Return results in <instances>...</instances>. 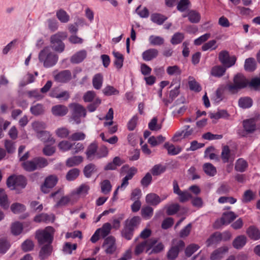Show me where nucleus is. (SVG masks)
Listing matches in <instances>:
<instances>
[{
    "label": "nucleus",
    "instance_id": "14",
    "mask_svg": "<svg viewBox=\"0 0 260 260\" xmlns=\"http://www.w3.org/2000/svg\"><path fill=\"white\" fill-rule=\"evenodd\" d=\"M53 77L55 81L59 83H67L72 79V73L69 70H64L60 72H53Z\"/></svg>",
    "mask_w": 260,
    "mask_h": 260
},
{
    "label": "nucleus",
    "instance_id": "58",
    "mask_svg": "<svg viewBox=\"0 0 260 260\" xmlns=\"http://www.w3.org/2000/svg\"><path fill=\"white\" fill-rule=\"evenodd\" d=\"M166 71L170 76H178L181 74V69L176 65L168 67Z\"/></svg>",
    "mask_w": 260,
    "mask_h": 260
},
{
    "label": "nucleus",
    "instance_id": "60",
    "mask_svg": "<svg viewBox=\"0 0 260 260\" xmlns=\"http://www.w3.org/2000/svg\"><path fill=\"white\" fill-rule=\"evenodd\" d=\"M149 128L152 131H158L161 128V124H158L156 117L153 118L148 123Z\"/></svg>",
    "mask_w": 260,
    "mask_h": 260
},
{
    "label": "nucleus",
    "instance_id": "3",
    "mask_svg": "<svg viewBox=\"0 0 260 260\" xmlns=\"http://www.w3.org/2000/svg\"><path fill=\"white\" fill-rule=\"evenodd\" d=\"M47 160L44 157H35L31 160H27L22 164L23 168L26 171L32 172L36 170L41 169L47 166Z\"/></svg>",
    "mask_w": 260,
    "mask_h": 260
},
{
    "label": "nucleus",
    "instance_id": "37",
    "mask_svg": "<svg viewBox=\"0 0 260 260\" xmlns=\"http://www.w3.org/2000/svg\"><path fill=\"white\" fill-rule=\"evenodd\" d=\"M79 174L80 170L77 168H73L67 172L66 178L68 181H72L77 179Z\"/></svg>",
    "mask_w": 260,
    "mask_h": 260
},
{
    "label": "nucleus",
    "instance_id": "33",
    "mask_svg": "<svg viewBox=\"0 0 260 260\" xmlns=\"http://www.w3.org/2000/svg\"><path fill=\"white\" fill-rule=\"evenodd\" d=\"M113 54L115 58L114 61V64L116 67L120 69L123 66V63L124 61V57L123 55L119 52L113 51Z\"/></svg>",
    "mask_w": 260,
    "mask_h": 260
},
{
    "label": "nucleus",
    "instance_id": "8",
    "mask_svg": "<svg viewBox=\"0 0 260 260\" xmlns=\"http://www.w3.org/2000/svg\"><path fill=\"white\" fill-rule=\"evenodd\" d=\"M58 179L57 176L55 175H50L47 176L44 183L41 186V191L44 193H47L53 188L57 184Z\"/></svg>",
    "mask_w": 260,
    "mask_h": 260
},
{
    "label": "nucleus",
    "instance_id": "30",
    "mask_svg": "<svg viewBox=\"0 0 260 260\" xmlns=\"http://www.w3.org/2000/svg\"><path fill=\"white\" fill-rule=\"evenodd\" d=\"M164 147L168 150L169 154L171 155H177L179 153L182 149L179 146H175L173 144H170L169 143H166Z\"/></svg>",
    "mask_w": 260,
    "mask_h": 260
},
{
    "label": "nucleus",
    "instance_id": "21",
    "mask_svg": "<svg viewBox=\"0 0 260 260\" xmlns=\"http://www.w3.org/2000/svg\"><path fill=\"white\" fill-rule=\"evenodd\" d=\"M146 202L152 206H156L161 202L160 197L154 193H150L146 195Z\"/></svg>",
    "mask_w": 260,
    "mask_h": 260
},
{
    "label": "nucleus",
    "instance_id": "64",
    "mask_svg": "<svg viewBox=\"0 0 260 260\" xmlns=\"http://www.w3.org/2000/svg\"><path fill=\"white\" fill-rule=\"evenodd\" d=\"M153 210L149 206L144 207L141 210L142 216L146 219H149L153 215Z\"/></svg>",
    "mask_w": 260,
    "mask_h": 260
},
{
    "label": "nucleus",
    "instance_id": "44",
    "mask_svg": "<svg viewBox=\"0 0 260 260\" xmlns=\"http://www.w3.org/2000/svg\"><path fill=\"white\" fill-rule=\"evenodd\" d=\"M238 104L242 108H248L252 106V100L249 97H243L239 100Z\"/></svg>",
    "mask_w": 260,
    "mask_h": 260
},
{
    "label": "nucleus",
    "instance_id": "2",
    "mask_svg": "<svg viewBox=\"0 0 260 260\" xmlns=\"http://www.w3.org/2000/svg\"><path fill=\"white\" fill-rule=\"evenodd\" d=\"M54 229L51 226H47L44 230H39L36 232L35 238L39 245L52 244L54 237Z\"/></svg>",
    "mask_w": 260,
    "mask_h": 260
},
{
    "label": "nucleus",
    "instance_id": "24",
    "mask_svg": "<svg viewBox=\"0 0 260 260\" xmlns=\"http://www.w3.org/2000/svg\"><path fill=\"white\" fill-rule=\"evenodd\" d=\"M50 96L62 101H67L70 97L69 92L66 90L57 92L56 90H54L50 93Z\"/></svg>",
    "mask_w": 260,
    "mask_h": 260
},
{
    "label": "nucleus",
    "instance_id": "62",
    "mask_svg": "<svg viewBox=\"0 0 260 260\" xmlns=\"http://www.w3.org/2000/svg\"><path fill=\"white\" fill-rule=\"evenodd\" d=\"M23 226L22 224L19 222H16L12 224L11 226V231L13 235H18L22 231Z\"/></svg>",
    "mask_w": 260,
    "mask_h": 260
},
{
    "label": "nucleus",
    "instance_id": "38",
    "mask_svg": "<svg viewBox=\"0 0 260 260\" xmlns=\"http://www.w3.org/2000/svg\"><path fill=\"white\" fill-rule=\"evenodd\" d=\"M167 19V17L159 13L152 14L150 16L151 20L158 25L162 24Z\"/></svg>",
    "mask_w": 260,
    "mask_h": 260
},
{
    "label": "nucleus",
    "instance_id": "36",
    "mask_svg": "<svg viewBox=\"0 0 260 260\" xmlns=\"http://www.w3.org/2000/svg\"><path fill=\"white\" fill-rule=\"evenodd\" d=\"M53 215H49L46 213H42L36 215L34 218V221L37 222H47L49 221H53Z\"/></svg>",
    "mask_w": 260,
    "mask_h": 260
},
{
    "label": "nucleus",
    "instance_id": "34",
    "mask_svg": "<svg viewBox=\"0 0 260 260\" xmlns=\"http://www.w3.org/2000/svg\"><path fill=\"white\" fill-rule=\"evenodd\" d=\"M256 63L253 58H248L245 61L244 69L246 71L253 72L256 69Z\"/></svg>",
    "mask_w": 260,
    "mask_h": 260
},
{
    "label": "nucleus",
    "instance_id": "7",
    "mask_svg": "<svg viewBox=\"0 0 260 260\" xmlns=\"http://www.w3.org/2000/svg\"><path fill=\"white\" fill-rule=\"evenodd\" d=\"M156 242V240L155 239H150L138 244L135 249V254L138 255L142 253L145 250L146 252L149 253L150 250L152 248Z\"/></svg>",
    "mask_w": 260,
    "mask_h": 260
},
{
    "label": "nucleus",
    "instance_id": "26",
    "mask_svg": "<svg viewBox=\"0 0 260 260\" xmlns=\"http://www.w3.org/2000/svg\"><path fill=\"white\" fill-rule=\"evenodd\" d=\"M83 160V158L82 156L75 155L68 158L66 161V165L67 167H72L79 165Z\"/></svg>",
    "mask_w": 260,
    "mask_h": 260
},
{
    "label": "nucleus",
    "instance_id": "18",
    "mask_svg": "<svg viewBox=\"0 0 260 260\" xmlns=\"http://www.w3.org/2000/svg\"><path fill=\"white\" fill-rule=\"evenodd\" d=\"M87 56V51L81 50L75 53L71 58V62L73 63L81 62Z\"/></svg>",
    "mask_w": 260,
    "mask_h": 260
},
{
    "label": "nucleus",
    "instance_id": "19",
    "mask_svg": "<svg viewBox=\"0 0 260 260\" xmlns=\"http://www.w3.org/2000/svg\"><path fill=\"white\" fill-rule=\"evenodd\" d=\"M137 172V169L135 167L131 168L128 171L127 175L122 179L121 188H126L129 183L128 180L133 178L134 175Z\"/></svg>",
    "mask_w": 260,
    "mask_h": 260
},
{
    "label": "nucleus",
    "instance_id": "15",
    "mask_svg": "<svg viewBox=\"0 0 260 260\" xmlns=\"http://www.w3.org/2000/svg\"><path fill=\"white\" fill-rule=\"evenodd\" d=\"M229 251V247L226 246L220 247L214 250L210 254V260H221L224 257Z\"/></svg>",
    "mask_w": 260,
    "mask_h": 260
},
{
    "label": "nucleus",
    "instance_id": "54",
    "mask_svg": "<svg viewBox=\"0 0 260 260\" xmlns=\"http://www.w3.org/2000/svg\"><path fill=\"white\" fill-rule=\"evenodd\" d=\"M188 85L190 89L196 92H199L202 89L199 83H198L192 77H189Z\"/></svg>",
    "mask_w": 260,
    "mask_h": 260
},
{
    "label": "nucleus",
    "instance_id": "23",
    "mask_svg": "<svg viewBox=\"0 0 260 260\" xmlns=\"http://www.w3.org/2000/svg\"><path fill=\"white\" fill-rule=\"evenodd\" d=\"M158 54L157 49L152 48L149 49L142 53V58L145 61H150L156 58Z\"/></svg>",
    "mask_w": 260,
    "mask_h": 260
},
{
    "label": "nucleus",
    "instance_id": "63",
    "mask_svg": "<svg viewBox=\"0 0 260 260\" xmlns=\"http://www.w3.org/2000/svg\"><path fill=\"white\" fill-rule=\"evenodd\" d=\"M103 92L105 95L108 96L119 94V91L113 86L110 85H108L105 87L103 90Z\"/></svg>",
    "mask_w": 260,
    "mask_h": 260
},
{
    "label": "nucleus",
    "instance_id": "55",
    "mask_svg": "<svg viewBox=\"0 0 260 260\" xmlns=\"http://www.w3.org/2000/svg\"><path fill=\"white\" fill-rule=\"evenodd\" d=\"M166 170L165 166L158 164L154 165L151 169V172L153 176H158L164 173Z\"/></svg>",
    "mask_w": 260,
    "mask_h": 260
},
{
    "label": "nucleus",
    "instance_id": "29",
    "mask_svg": "<svg viewBox=\"0 0 260 260\" xmlns=\"http://www.w3.org/2000/svg\"><path fill=\"white\" fill-rule=\"evenodd\" d=\"M9 205L7 195L3 189L0 188V206L4 209H8Z\"/></svg>",
    "mask_w": 260,
    "mask_h": 260
},
{
    "label": "nucleus",
    "instance_id": "42",
    "mask_svg": "<svg viewBox=\"0 0 260 260\" xmlns=\"http://www.w3.org/2000/svg\"><path fill=\"white\" fill-rule=\"evenodd\" d=\"M112 226L110 223L107 222L104 223L101 228L97 229L103 238L106 237L110 233Z\"/></svg>",
    "mask_w": 260,
    "mask_h": 260
},
{
    "label": "nucleus",
    "instance_id": "17",
    "mask_svg": "<svg viewBox=\"0 0 260 260\" xmlns=\"http://www.w3.org/2000/svg\"><path fill=\"white\" fill-rule=\"evenodd\" d=\"M97 149L98 145L95 143H92L88 146L85 152L88 159L91 161L96 158Z\"/></svg>",
    "mask_w": 260,
    "mask_h": 260
},
{
    "label": "nucleus",
    "instance_id": "53",
    "mask_svg": "<svg viewBox=\"0 0 260 260\" xmlns=\"http://www.w3.org/2000/svg\"><path fill=\"white\" fill-rule=\"evenodd\" d=\"M243 126L246 131L252 132L255 129V123L253 119H248L243 121Z\"/></svg>",
    "mask_w": 260,
    "mask_h": 260
},
{
    "label": "nucleus",
    "instance_id": "39",
    "mask_svg": "<svg viewBox=\"0 0 260 260\" xmlns=\"http://www.w3.org/2000/svg\"><path fill=\"white\" fill-rule=\"evenodd\" d=\"M73 143L67 140H62L58 144L59 149L62 152L68 151L73 148Z\"/></svg>",
    "mask_w": 260,
    "mask_h": 260
},
{
    "label": "nucleus",
    "instance_id": "45",
    "mask_svg": "<svg viewBox=\"0 0 260 260\" xmlns=\"http://www.w3.org/2000/svg\"><path fill=\"white\" fill-rule=\"evenodd\" d=\"M31 126L37 134L44 131L46 127V124L43 121H35L31 123Z\"/></svg>",
    "mask_w": 260,
    "mask_h": 260
},
{
    "label": "nucleus",
    "instance_id": "51",
    "mask_svg": "<svg viewBox=\"0 0 260 260\" xmlns=\"http://www.w3.org/2000/svg\"><path fill=\"white\" fill-rule=\"evenodd\" d=\"M218 47V45L215 40H212L208 41L205 43L202 47V49L204 51H207L208 50H214Z\"/></svg>",
    "mask_w": 260,
    "mask_h": 260
},
{
    "label": "nucleus",
    "instance_id": "22",
    "mask_svg": "<svg viewBox=\"0 0 260 260\" xmlns=\"http://www.w3.org/2000/svg\"><path fill=\"white\" fill-rule=\"evenodd\" d=\"M247 243V238L244 235H239L237 236L233 241V247L240 249L243 247Z\"/></svg>",
    "mask_w": 260,
    "mask_h": 260
},
{
    "label": "nucleus",
    "instance_id": "47",
    "mask_svg": "<svg viewBox=\"0 0 260 260\" xmlns=\"http://www.w3.org/2000/svg\"><path fill=\"white\" fill-rule=\"evenodd\" d=\"M225 71V68L223 67L220 66H215L212 68L211 74L213 76L220 77L223 75Z\"/></svg>",
    "mask_w": 260,
    "mask_h": 260
},
{
    "label": "nucleus",
    "instance_id": "10",
    "mask_svg": "<svg viewBox=\"0 0 260 260\" xmlns=\"http://www.w3.org/2000/svg\"><path fill=\"white\" fill-rule=\"evenodd\" d=\"M173 245L167 254L168 258L170 260H174L177 257L180 248H183L185 244L182 240H174L173 241Z\"/></svg>",
    "mask_w": 260,
    "mask_h": 260
},
{
    "label": "nucleus",
    "instance_id": "59",
    "mask_svg": "<svg viewBox=\"0 0 260 260\" xmlns=\"http://www.w3.org/2000/svg\"><path fill=\"white\" fill-rule=\"evenodd\" d=\"M137 14L142 18L148 17L149 12L146 7H142L141 5L138 6L136 10Z\"/></svg>",
    "mask_w": 260,
    "mask_h": 260
},
{
    "label": "nucleus",
    "instance_id": "11",
    "mask_svg": "<svg viewBox=\"0 0 260 260\" xmlns=\"http://www.w3.org/2000/svg\"><path fill=\"white\" fill-rule=\"evenodd\" d=\"M218 58L220 61L227 68L234 66L236 61L235 56H230L229 52L225 50L222 51L219 53Z\"/></svg>",
    "mask_w": 260,
    "mask_h": 260
},
{
    "label": "nucleus",
    "instance_id": "43",
    "mask_svg": "<svg viewBox=\"0 0 260 260\" xmlns=\"http://www.w3.org/2000/svg\"><path fill=\"white\" fill-rule=\"evenodd\" d=\"M103 77L101 74H97L93 78L92 84L94 88L100 89L103 84Z\"/></svg>",
    "mask_w": 260,
    "mask_h": 260
},
{
    "label": "nucleus",
    "instance_id": "31",
    "mask_svg": "<svg viewBox=\"0 0 260 260\" xmlns=\"http://www.w3.org/2000/svg\"><path fill=\"white\" fill-rule=\"evenodd\" d=\"M247 167V162L243 158H239L236 162L235 169L238 172H243L246 171Z\"/></svg>",
    "mask_w": 260,
    "mask_h": 260
},
{
    "label": "nucleus",
    "instance_id": "32",
    "mask_svg": "<svg viewBox=\"0 0 260 260\" xmlns=\"http://www.w3.org/2000/svg\"><path fill=\"white\" fill-rule=\"evenodd\" d=\"M166 140L165 137L162 135H159L157 137L151 136L148 140V143L152 147H155L157 145L164 142Z\"/></svg>",
    "mask_w": 260,
    "mask_h": 260
},
{
    "label": "nucleus",
    "instance_id": "50",
    "mask_svg": "<svg viewBox=\"0 0 260 260\" xmlns=\"http://www.w3.org/2000/svg\"><path fill=\"white\" fill-rule=\"evenodd\" d=\"M141 219L139 216L133 217L129 220L127 221V226L129 231L133 230L140 223Z\"/></svg>",
    "mask_w": 260,
    "mask_h": 260
},
{
    "label": "nucleus",
    "instance_id": "12",
    "mask_svg": "<svg viewBox=\"0 0 260 260\" xmlns=\"http://www.w3.org/2000/svg\"><path fill=\"white\" fill-rule=\"evenodd\" d=\"M237 217V215L233 212H225L222 214L221 218L215 222L214 227L217 229L222 225L228 224L233 221Z\"/></svg>",
    "mask_w": 260,
    "mask_h": 260
},
{
    "label": "nucleus",
    "instance_id": "4",
    "mask_svg": "<svg viewBox=\"0 0 260 260\" xmlns=\"http://www.w3.org/2000/svg\"><path fill=\"white\" fill-rule=\"evenodd\" d=\"M68 37L66 32H58L52 35L50 37L51 48L55 51L61 53L65 48V45L62 41L65 40Z\"/></svg>",
    "mask_w": 260,
    "mask_h": 260
},
{
    "label": "nucleus",
    "instance_id": "28",
    "mask_svg": "<svg viewBox=\"0 0 260 260\" xmlns=\"http://www.w3.org/2000/svg\"><path fill=\"white\" fill-rule=\"evenodd\" d=\"M246 234L253 240H258L260 239V231L254 226L249 227L246 230Z\"/></svg>",
    "mask_w": 260,
    "mask_h": 260
},
{
    "label": "nucleus",
    "instance_id": "9",
    "mask_svg": "<svg viewBox=\"0 0 260 260\" xmlns=\"http://www.w3.org/2000/svg\"><path fill=\"white\" fill-rule=\"evenodd\" d=\"M102 247L106 254H112L114 253L117 249L115 238L111 236L107 237L104 240Z\"/></svg>",
    "mask_w": 260,
    "mask_h": 260
},
{
    "label": "nucleus",
    "instance_id": "25",
    "mask_svg": "<svg viewBox=\"0 0 260 260\" xmlns=\"http://www.w3.org/2000/svg\"><path fill=\"white\" fill-rule=\"evenodd\" d=\"M221 157L224 163L233 161L234 157L231 154L230 149L228 146L222 147Z\"/></svg>",
    "mask_w": 260,
    "mask_h": 260
},
{
    "label": "nucleus",
    "instance_id": "61",
    "mask_svg": "<svg viewBox=\"0 0 260 260\" xmlns=\"http://www.w3.org/2000/svg\"><path fill=\"white\" fill-rule=\"evenodd\" d=\"M220 241H221V239H220V233H216L211 236L207 240V245L208 246H210V245L216 243Z\"/></svg>",
    "mask_w": 260,
    "mask_h": 260
},
{
    "label": "nucleus",
    "instance_id": "13",
    "mask_svg": "<svg viewBox=\"0 0 260 260\" xmlns=\"http://www.w3.org/2000/svg\"><path fill=\"white\" fill-rule=\"evenodd\" d=\"M90 187L86 184H82L77 187L71 193V198H75V201H77L80 198L85 197L88 193Z\"/></svg>",
    "mask_w": 260,
    "mask_h": 260
},
{
    "label": "nucleus",
    "instance_id": "1",
    "mask_svg": "<svg viewBox=\"0 0 260 260\" xmlns=\"http://www.w3.org/2000/svg\"><path fill=\"white\" fill-rule=\"evenodd\" d=\"M39 59L46 68L54 66L57 62L58 57L51 49V47H44L39 54Z\"/></svg>",
    "mask_w": 260,
    "mask_h": 260
},
{
    "label": "nucleus",
    "instance_id": "35",
    "mask_svg": "<svg viewBox=\"0 0 260 260\" xmlns=\"http://www.w3.org/2000/svg\"><path fill=\"white\" fill-rule=\"evenodd\" d=\"M179 88L180 86L176 87L174 89L171 90L169 93V99L166 100L164 99L163 101L166 106H168L169 104L171 103L178 96L179 93Z\"/></svg>",
    "mask_w": 260,
    "mask_h": 260
},
{
    "label": "nucleus",
    "instance_id": "5",
    "mask_svg": "<svg viewBox=\"0 0 260 260\" xmlns=\"http://www.w3.org/2000/svg\"><path fill=\"white\" fill-rule=\"evenodd\" d=\"M248 82L241 74L236 75L233 79V83L227 85L228 90L232 93H235L247 86Z\"/></svg>",
    "mask_w": 260,
    "mask_h": 260
},
{
    "label": "nucleus",
    "instance_id": "6",
    "mask_svg": "<svg viewBox=\"0 0 260 260\" xmlns=\"http://www.w3.org/2000/svg\"><path fill=\"white\" fill-rule=\"evenodd\" d=\"M69 107L73 111L72 118L76 124L81 122L80 118L85 117L86 115L85 109L81 105L77 103H72L69 105Z\"/></svg>",
    "mask_w": 260,
    "mask_h": 260
},
{
    "label": "nucleus",
    "instance_id": "57",
    "mask_svg": "<svg viewBox=\"0 0 260 260\" xmlns=\"http://www.w3.org/2000/svg\"><path fill=\"white\" fill-rule=\"evenodd\" d=\"M101 187L102 192L106 194L111 191L112 185L110 181L108 180H105L101 183Z\"/></svg>",
    "mask_w": 260,
    "mask_h": 260
},
{
    "label": "nucleus",
    "instance_id": "46",
    "mask_svg": "<svg viewBox=\"0 0 260 260\" xmlns=\"http://www.w3.org/2000/svg\"><path fill=\"white\" fill-rule=\"evenodd\" d=\"M96 171L95 166L92 164H89L84 167L83 173L86 178H89Z\"/></svg>",
    "mask_w": 260,
    "mask_h": 260
},
{
    "label": "nucleus",
    "instance_id": "48",
    "mask_svg": "<svg viewBox=\"0 0 260 260\" xmlns=\"http://www.w3.org/2000/svg\"><path fill=\"white\" fill-rule=\"evenodd\" d=\"M35 246L34 242L30 239H26L21 244V249L24 252H28L34 249Z\"/></svg>",
    "mask_w": 260,
    "mask_h": 260
},
{
    "label": "nucleus",
    "instance_id": "56",
    "mask_svg": "<svg viewBox=\"0 0 260 260\" xmlns=\"http://www.w3.org/2000/svg\"><path fill=\"white\" fill-rule=\"evenodd\" d=\"M11 210L15 214H19L25 210V207L18 203H13L11 206Z\"/></svg>",
    "mask_w": 260,
    "mask_h": 260
},
{
    "label": "nucleus",
    "instance_id": "27",
    "mask_svg": "<svg viewBox=\"0 0 260 260\" xmlns=\"http://www.w3.org/2000/svg\"><path fill=\"white\" fill-rule=\"evenodd\" d=\"M37 137L43 142H50L52 143H55V140L51 137L50 133L46 131H43L38 133Z\"/></svg>",
    "mask_w": 260,
    "mask_h": 260
},
{
    "label": "nucleus",
    "instance_id": "20",
    "mask_svg": "<svg viewBox=\"0 0 260 260\" xmlns=\"http://www.w3.org/2000/svg\"><path fill=\"white\" fill-rule=\"evenodd\" d=\"M52 114L57 116H63L68 112V108L61 105H58L53 106L51 109Z\"/></svg>",
    "mask_w": 260,
    "mask_h": 260
},
{
    "label": "nucleus",
    "instance_id": "41",
    "mask_svg": "<svg viewBox=\"0 0 260 260\" xmlns=\"http://www.w3.org/2000/svg\"><path fill=\"white\" fill-rule=\"evenodd\" d=\"M255 192L250 189L247 190L243 194L242 201L244 203H249L255 199Z\"/></svg>",
    "mask_w": 260,
    "mask_h": 260
},
{
    "label": "nucleus",
    "instance_id": "16",
    "mask_svg": "<svg viewBox=\"0 0 260 260\" xmlns=\"http://www.w3.org/2000/svg\"><path fill=\"white\" fill-rule=\"evenodd\" d=\"M53 251V246L51 244H44L42 246L39 253L41 259H45L49 256Z\"/></svg>",
    "mask_w": 260,
    "mask_h": 260
},
{
    "label": "nucleus",
    "instance_id": "49",
    "mask_svg": "<svg viewBox=\"0 0 260 260\" xmlns=\"http://www.w3.org/2000/svg\"><path fill=\"white\" fill-rule=\"evenodd\" d=\"M30 111L32 114L38 116L42 114L44 112V108L42 104H37L30 107Z\"/></svg>",
    "mask_w": 260,
    "mask_h": 260
},
{
    "label": "nucleus",
    "instance_id": "52",
    "mask_svg": "<svg viewBox=\"0 0 260 260\" xmlns=\"http://www.w3.org/2000/svg\"><path fill=\"white\" fill-rule=\"evenodd\" d=\"M70 131L65 127H61L55 131L56 135L60 138H67L70 135Z\"/></svg>",
    "mask_w": 260,
    "mask_h": 260
},
{
    "label": "nucleus",
    "instance_id": "40",
    "mask_svg": "<svg viewBox=\"0 0 260 260\" xmlns=\"http://www.w3.org/2000/svg\"><path fill=\"white\" fill-rule=\"evenodd\" d=\"M203 168L205 173L208 176H214L216 174V169L210 163H205Z\"/></svg>",
    "mask_w": 260,
    "mask_h": 260
}]
</instances>
